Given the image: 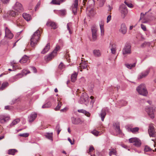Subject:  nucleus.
<instances>
[{"label":"nucleus","mask_w":156,"mask_h":156,"mask_svg":"<svg viewBox=\"0 0 156 156\" xmlns=\"http://www.w3.org/2000/svg\"><path fill=\"white\" fill-rule=\"evenodd\" d=\"M40 36V31L37 30L35 32L30 39V45L32 47H34L37 44Z\"/></svg>","instance_id":"nucleus-1"},{"label":"nucleus","mask_w":156,"mask_h":156,"mask_svg":"<svg viewBox=\"0 0 156 156\" xmlns=\"http://www.w3.org/2000/svg\"><path fill=\"white\" fill-rule=\"evenodd\" d=\"M136 90L140 95L146 96L148 94V91L144 84H141L136 88Z\"/></svg>","instance_id":"nucleus-2"},{"label":"nucleus","mask_w":156,"mask_h":156,"mask_svg":"<svg viewBox=\"0 0 156 156\" xmlns=\"http://www.w3.org/2000/svg\"><path fill=\"white\" fill-rule=\"evenodd\" d=\"M124 4H121L119 6V10L121 13V17L124 19L127 14V1L126 0L124 2Z\"/></svg>","instance_id":"nucleus-3"},{"label":"nucleus","mask_w":156,"mask_h":156,"mask_svg":"<svg viewBox=\"0 0 156 156\" xmlns=\"http://www.w3.org/2000/svg\"><path fill=\"white\" fill-rule=\"evenodd\" d=\"M60 49V47L57 46L53 51L47 56H45L44 58L45 60L47 59L48 60H51L52 58L56 55L57 51Z\"/></svg>","instance_id":"nucleus-4"},{"label":"nucleus","mask_w":156,"mask_h":156,"mask_svg":"<svg viewBox=\"0 0 156 156\" xmlns=\"http://www.w3.org/2000/svg\"><path fill=\"white\" fill-rule=\"evenodd\" d=\"M130 143H133V145L137 147H140L141 144L140 140L137 138H132L129 139Z\"/></svg>","instance_id":"nucleus-5"},{"label":"nucleus","mask_w":156,"mask_h":156,"mask_svg":"<svg viewBox=\"0 0 156 156\" xmlns=\"http://www.w3.org/2000/svg\"><path fill=\"white\" fill-rule=\"evenodd\" d=\"M148 132L150 137H156V132L153 124H151L149 125Z\"/></svg>","instance_id":"nucleus-6"},{"label":"nucleus","mask_w":156,"mask_h":156,"mask_svg":"<svg viewBox=\"0 0 156 156\" xmlns=\"http://www.w3.org/2000/svg\"><path fill=\"white\" fill-rule=\"evenodd\" d=\"M91 30L92 34V39L93 41H95L97 37V29L95 26L93 25L91 27Z\"/></svg>","instance_id":"nucleus-7"},{"label":"nucleus","mask_w":156,"mask_h":156,"mask_svg":"<svg viewBox=\"0 0 156 156\" xmlns=\"http://www.w3.org/2000/svg\"><path fill=\"white\" fill-rule=\"evenodd\" d=\"M13 9L19 12H22L23 9L22 4L18 2H16L13 6Z\"/></svg>","instance_id":"nucleus-8"},{"label":"nucleus","mask_w":156,"mask_h":156,"mask_svg":"<svg viewBox=\"0 0 156 156\" xmlns=\"http://www.w3.org/2000/svg\"><path fill=\"white\" fill-rule=\"evenodd\" d=\"M145 110L148 115L151 118L153 119L154 118V109L153 107H148L146 108Z\"/></svg>","instance_id":"nucleus-9"},{"label":"nucleus","mask_w":156,"mask_h":156,"mask_svg":"<svg viewBox=\"0 0 156 156\" xmlns=\"http://www.w3.org/2000/svg\"><path fill=\"white\" fill-rule=\"evenodd\" d=\"M78 6V0H75L74 3L72 6V12L75 15L77 13Z\"/></svg>","instance_id":"nucleus-10"},{"label":"nucleus","mask_w":156,"mask_h":156,"mask_svg":"<svg viewBox=\"0 0 156 156\" xmlns=\"http://www.w3.org/2000/svg\"><path fill=\"white\" fill-rule=\"evenodd\" d=\"M18 15V12H15L13 10L10 11L8 12L7 14H5L3 16L4 18H6L9 17L10 16L14 17L16 15Z\"/></svg>","instance_id":"nucleus-11"},{"label":"nucleus","mask_w":156,"mask_h":156,"mask_svg":"<svg viewBox=\"0 0 156 156\" xmlns=\"http://www.w3.org/2000/svg\"><path fill=\"white\" fill-rule=\"evenodd\" d=\"M115 129L117 133L119 135L122 134V132L120 128V124L119 122H116L113 124Z\"/></svg>","instance_id":"nucleus-12"},{"label":"nucleus","mask_w":156,"mask_h":156,"mask_svg":"<svg viewBox=\"0 0 156 156\" xmlns=\"http://www.w3.org/2000/svg\"><path fill=\"white\" fill-rule=\"evenodd\" d=\"M120 32L123 34H125L127 32V27L125 23H122L121 26L119 30Z\"/></svg>","instance_id":"nucleus-13"},{"label":"nucleus","mask_w":156,"mask_h":156,"mask_svg":"<svg viewBox=\"0 0 156 156\" xmlns=\"http://www.w3.org/2000/svg\"><path fill=\"white\" fill-rule=\"evenodd\" d=\"M139 129V128L138 127H136L133 128H130L128 126V127H127L128 131L129 132H131L133 134L138 133Z\"/></svg>","instance_id":"nucleus-14"},{"label":"nucleus","mask_w":156,"mask_h":156,"mask_svg":"<svg viewBox=\"0 0 156 156\" xmlns=\"http://www.w3.org/2000/svg\"><path fill=\"white\" fill-rule=\"evenodd\" d=\"M150 72V69H147L144 71L139 76L138 79H141L146 76Z\"/></svg>","instance_id":"nucleus-15"},{"label":"nucleus","mask_w":156,"mask_h":156,"mask_svg":"<svg viewBox=\"0 0 156 156\" xmlns=\"http://www.w3.org/2000/svg\"><path fill=\"white\" fill-rule=\"evenodd\" d=\"M10 119L9 116H5L4 115H0V123H4L6 122Z\"/></svg>","instance_id":"nucleus-16"},{"label":"nucleus","mask_w":156,"mask_h":156,"mask_svg":"<svg viewBox=\"0 0 156 156\" xmlns=\"http://www.w3.org/2000/svg\"><path fill=\"white\" fill-rule=\"evenodd\" d=\"M37 116V114L36 113H32L28 117V120L30 122H33Z\"/></svg>","instance_id":"nucleus-17"},{"label":"nucleus","mask_w":156,"mask_h":156,"mask_svg":"<svg viewBox=\"0 0 156 156\" xmlns=\"http://www.w3.org/2000/svg\"><path fill=\"white\" fill-rule=\"evenodd\" d=\"M46 25L48 26L51 27L54 29H55L57 27L56 23L51 21H48L46 23Z\"/></svg>","instance_id":"nucleus-18"},{"label":"nucleus","mask_w":156,"mask_h":156,"mask_svg":"<svg viewBox=\"0 0 156 156\" xmlns=\"http://www.w3.org/2000/svg\"><path fill=\"white\" fill-rule=\"evenodd\" d=\"M30 73V72L29 70H23L22 71V74H18L17 75H16L14 78H17L18 76H19V78H21L22 76H23L24 75H26L27 74L29 73Z\"/></svg>","instance_id":"nucleus-19"},{"label":"nucleus","mask_w":156,"mask_h":156,"mask_svg":"<svg viewBox=\"0 0 156 156\" xmlns=\"http://www.w3.org/2000/svg\"><path fill=\"white\" fill-rule=\"evenodd\" d=\"M71 120L72 123L75 125L80 123L81 122V119L79 118H75L73 117L72 118Z\"/></svg>","instance_id":"nucleus-20"},{"label":"nucleus","mask_w":156,"mask_h":156,"mask_svg":"<svg viewBox=\"0 0 156 156\" xmlns=\"http://www.w3.org/2000/svg\"><path fill=\"white\" fill-rule=\"evenodd\" d=\"M109 47H111V50L112 53L113 54H115L116 52V45L111 42L110 44Z\"/></svg>","instance_id":"nucleus-21"},{"label":"nucleus","mask_w":156,"mask_h":156,"mask_svg":"<svg viewBox=\"0 0 156 156\" xmlns=\"http://www.w3.org/2000/svg\"><path fill=\"white\" fill-rule=\"evenodd\" d=\"M18 152V151L16 149H9L8 151L7 154L9 155H14L16 153Z\"/></svg>","instance_id":"nucleus-22"},{"label":"nucleus","mask_w":156,"mask_h":156,"mask_svg":"<svg viewBox=\"0 0 156 156\" xmlns=\"http://www.w3.org/2000/svg\"><path fill=\"white\" fill-rule=\"evenodd\" d=\"M50 48V44L49 43L47 44L45 48L43 49L41 52V53L44 54L47 52L49 50Z\"/></svg>","instance_id":"nucleus-23"},{"label":"nucleus","mask_w":156,"mask_h":156,"mask_svg":"<svg viewBox=\"0 0 156 156\" xmlns=\"http://www.w3.org/2000/svg\"><path fill=\"white\" fill-rule=\"evenodd\" d=\"M88 101V98L87 97L84 98V97H81L79 101V102L80 104H83Z\"/></svg>","instance_id":"nucleus-24"},{"label":"nucleus","mask_w":156,"mask_h":156,"mask_svg":"<svg viewBox=\"0 0 156 156\" xmlns=\"http://www.w3.org/2000/svg\"><path fill=\"white\" fill-rule=\"evenodd\" d=\"M94 5V0H89L87 4V8L92 7Z\"/></svg>","instance_id":"nucleus-25"},{"label":"nucleus","mask_w":156,"mask_h":156,"mask_svg":"<svg viewBox=\"0 0 156 156\" xmlns=\"http://www.w3.org/2000/svg\"><path fill=\"white\" fill-rule=\"evenodd\" d=\"M28 59V57L25 55L20 60L19 62L21 63H25L27 62Z\"/></svg>","instance_id":"nucleus-26"},{"label":"nucleus","mask_w":156,"mask_h":156,"mask_svg":"<svg viewBox=\"0 0 156 156\" xmlns=\"http://www.w3.org/2000/svg\"><path fill=\"white\" fill-rule=\"evenodd\" d=\"M23 18L27 21H28L31 19L30 15L26 13H24L23 14Z\"/></svg>","instance_id":"nucleus-27"},{"label":"nucleus","mask_w":156,"mask_h":156,"mask_svg":"<svg viewBox=\"0 0 156 156\" xmlns=\"http://www.w3.org/2000/svg\"><path fill=\"white\" fill-rule=\"evenodd\" d=\"M77 74L74 72V73H73L71 76V81L72 82H74L76 80V77Z\"/></svg>","instance_id":"nucleus-28"},{"label":"nucleus","mask_w":156,"mask_h":156,"mask_svg":"<svg viewBox=\"0 0 156 156\" xmlns=\"http://www.w3.org/2000/svg\"><path fill=\"white\" fill-rule=\"evenodd\" d=\"M106 113L104 109H102L101 110V112L100 113V115L101 117V120L103 121L104 120V118L106 115Z\"/></svg>","instance_id":"nucleus-29"},{"label":"nucleus","mask_w":156,"mask_h":156,"mask_svg":"<svg viewBox=\"0 0 156 156\" xmlns=\"http://www.w3.org/2000/svg\"><path fill=\"white\" fill-rule=\"evenodd\" d=\"M52 135H53L52 133H47L45 135V137L47 138L49 140H51V141H53Z\"/></svg>","instance_id":"nucleus-30"},{"label":"nucleus","mask_w":156,"mask_h":156,"mask_svg":"<svg viewBox=\"0 0 156 156\" xmlns=\"http://www.w3.org/2000/svg\"><path fill=\"white\" fill-rule=\"evenodd\" d=\"M78 112H79L84 113L88 117H89L90 115V113L88 112H87L86 110L84 109L78 110Z\"/></svg>","instance_id":"nucleus-31"},{"label":"nucleus","mask_w":156,"mask_h":156,"mask_svg":"<svg viewBox=\"0 0 156 156\" xmlns=\"http://www.w3.org/2000/svg\"><path fill=\"white\" fill-rule=\"evenodd\" d=\"M51 105V103L50 101H48L42 106V108H50Z\"/></svg>","instance_id":"nucleus-32"},{"label":"nucleus","mask_w":156,"mask_h":156,"mask_svg":"<svg viewBox=\"0 0 156 156\" xmlns=\"http://www.w3.org/2000/svg\"><path fill=\"white\" fill-rule=\"evenodd\" d=\"M93 54L95 57H98L101 55L100 51L98 50H94L93 51Z\"/></svg>","instance_id":"nucleus-33"},{"label":"nucleus","mask_w":156,"mask_h":156,"mask_svg":"<svg viewBox=\"0 0 156 156\" xmlns=\"http://www.w3.org/2000/svg\"><path fill=\"white\" fill-rule=\"evenodd\" d=\"M110 151L109 153V155L110 156H111L112 155H116V151L113 148H111L109 149Z\"/></svg>","instance_id":"nucleus-34"},{"label":"nucleus","mask_w":156,"mask_h":156,"mask_svg":"<svg viewBox=\"0 0 156 156\" xmlns=\"http://www.w3.org/2000/svg\"><path fill=\"white\" fill-rule=\"evenodd\" d=\"M80 65L81 69H86L88 66L87 64L85 62L80 63Z\"/></svg>","instance_id":"nucleus-35"},{"label":"nucleus","mask_w":156,"mask_h":156,"mask_svg":"<svg viewBox=\"0 0 156 156\" xmlns=\"http://www.w3.org/2000/svg\"><path fill=\"white\" fill-rule=\"evenodd\" d=\"M9 85V83L7 82L3 83L0 87V90H2Z\"/></svg>","instance_id":"nucleus-36"},{"label":"nucleus","mask_w":156,"mask_h":156,"mask_svg":"<svg viewBox=\"0 0 156 156\" xmlns=\"http://www.w3.org/2000/svg\"><path fill=\"white\" fill-rule=\"evenodd\" d=\"M60 0H52L50 2V4L53 5H60Z\"/></svg>","instance_id":"nucleus-37"},{"label":"nucleus","mask_w":156,"mask_h":156,"mask_svg":"<svg viewBox=\"0 0 156 156\" xmlns=\"http://www.w3.org/2000/svg\"><path fill=\"white\" fill-rule=\"evenodd\" d=\"M67 29L69 30V33L70 34H72V32L71 30V29L72 27L71 23H69L67 24Z\"/></svg>","instance_id":"nucleus-38"},{"label":"nucleus","mask_w":156,"mask_h":156,"mask_svg":"<svg viewBox=\"0 0 156 156\" xmlns=\"http://www.w3.org/2000/svg\"><path fill=\"white\" fill-rule=\"evenodd\" d=\"M55 130L57 131V134L58 135L61 130V129L60 127V124L59 123H58L56 126L55 127Z\"/></svg>","instance_id":"nucleus-39"},{"label":"nucleus","mask_w":156,"mask_h":156,"mask_svg":"<svg viewBox=\"0 0 156 156\" xmlns=\"http://www.w3.org/2000/svg\"><path fill=\"white\" fill-rule=\"evenodd\" d=\"M20 121V119H16L14 120L10 124L11 126H12L16 124Z\"/></svg>","instance_id":"nucleus-40"},{"label":"nucleus","mask_w":156,"mask_h":156,"mask_svg":"<svg viewBox=\"0 0 156 156\" xmlns=\"http://www.w3.org/2000/svg\"><path fill=\"white\" fill-rule=\"evenodd\" d=\"M136 63V62H134L133 64H127V68L132 69L135 66Z\"/></svg>","instance_id":"nucleus-41"},{"label":"nucleus","mask_w":156,"mask_h":156,"mask_svg":"<svg viewBox=\"0 0 156 156\" xmlns=\"http://www.w3.org/2000/svg\"><path fill=\"white\" fill-rule=\"evenodd\" d=\"M66 13V11L65 9L61 10L59 11V13L62 16H64Z\"/></svg>","instance_id":"nucleus-42"},{"label":"nucleus","mask_w":156,"mask_h":156,"mask_svg":"<svg viewBox=\"0 0 156 156\" xmlns=\"http://www.w3.org/2000/svg\"><path fill=\"white\" fill-rule=\"evenodd\" d=\"M122 51L123 54L124 55V57H125L126 55L127 54V46L125 45L122 50Z\"/></svg>","instance_id":"nucleus-43"},{"label":"nucleus","mask_w":156,"mask_h":156,"mask_svg":"<svg viewBox=\"0 0 156 156\" xmlns=\"http://www.w3.org/2000/svg\"><path fill=\"white\" fill-rule=\"evenodd\" d=\"M62 104L61 102H59L56 107L55 108V111L59 110L60 109V108L61 106H62Z\"/></svg>","instance_id":"nucleus-44"},{"label":"nucleus","mask_w":156,"mask_h":156,"mask_svg":"<svg viewBox=\"0 0 156 156\" xmlns=\"http://www.w3.org/2000/svg\"><path fill=\"white\" fill-rule=\"evenodd\" d=\"M99 133V132L97 131L96 130H94L93 131L91 132L92 133L96 136H98Z\"/></svg>","instance_id":"nucleus-45"},{"label":"nucleus","mask_w":156,"mask_h":156,"mask_svg":"<svg viewBox=\"0 0 156 156\" xmlns=\"http://www.w3.org/2000/svg\"><path fill=\"white\" fill-rule=\"evenodd\" d=\"M5 36L7 37L8 38L11 39L13 37V35L11 32L10 33L5 35Z\"/></svg>","instance_id":"nucleus-46"},{"label":"nucleus","mask_w":156,"mask_h":156,"mask_svg":"<svg viewBox=\"0 0 156 156\" xmlns=\"http://www.w3.org/2000/svg\"><path fill=\"white\" fill-rule=\"evenodd\" d=\"M131 46L129 44H127V54H130L131 52Z\"/></svg>","instance_id":"nucleus-47"},{"label":"nucleus","mask_w":156,"mask_h":156,"mask_svg":"<svg viewBox=\"0 0 156 156\" xmlns=\"http://www.w3.org/2000/svg\"><path fill=\"white\" fill-rule=\"evenodd\" d=\"M19 136H20L26 137L29 136V134L28 133H24L23 134H20Z\"/></svg>","instance_id":"nucleus-48"},{"label":"nucleus","mask_w":156,"mask_h":156,"mask_svg":"<svg viewBox=\"0 0 156 156\" xmlns=\"http://www.w3.org/2000/svg\"><path fill=\"white\" fill-rule=\"evenodd\" d=\"M30 67L34 73H37V69L35 67L33 66H31Z\"/></svg>","instance_id":"nucleus-49"},{"label":"nucleus","mask_w":156,"mask_h":156,"mask_svg":"<svg viewBox=\"0 0 156 156\" xmlns=\"http://www.w3.org/2000/svg\"><path fill=\"white\" fill-rule=\"evenodd\" d=\"M58 67L60 69H62L65 67V66L62 62H61L58 66Z\"/></svg>","instance_id":"nucleus-50"},{"label":"nucleus","mask_w":156,"mask_h":156,"mask_svg":"<svg viewBox=\"0 0 156 156\" xmlns=\"http://www.w3.org/2000/svg\"><path fill=\"white\" fill-rule=\"evenodd\" d=\"M144 151L146 152L149 151H151V148L148 146H146L144 148Z\"/></svg>","instance_id":"nucleus-51"},{"label":"nucleus","mask_w":156,"mask_h":156,"mask_svg":"<svg viewBox=\"0 0 156 156\" xmlns=\"http://www.w3.org/2000/svg\"><path fill=\"white\" fill-rule=\"evenodd\" d=\"M105 1L104 0H99V6L102 7L104 5Z\"/></svg>","instance_id":"nucleus-52"},{"label":"nucleus","mask_w":156,"mask_h":156,"mask_svg":"<svg viewBox=\"0 0 156 156\" xmlns=\"http://www.w3.org/2000/svg\"><path fill=\"white\" fill-rule=\"evenodd\" d=\"M94 149L93 147V146L92 145H91L90 146V148L89 150V151L87 152L88 153H89L90 152H91L93 151L94 150Z\"/></svg>","instance_id":"nucleus-53"},{"label":"nucleus","mask_w":156,"mask_h":156,"mask_svg":"<svg viewBox=\"0 0 156 156\" xmlns=\"http://www.w3.org/2000/svg\"><path fill=\"white\" fill-rule=\"evenodd\" d=\"M11 32L9 29L7 27H6L5 28V34L6 35L7 34Z\"/></svg>","instance_id":"nucleus-54"},{"label":"nucleus","mask_w":156,"mask_h":156,"mask_svg":"<svg viewBox=\"0 0 156 156\" xmlns=\"http://www.w3.org/2000/svg\"><path fill=\"white\" fill-rule=\"evenodd\" d=\"M149 44L148 42H144L141 45V47L142 48H144L148 44Z\"/></svg>","instance_id":"nucleus-55"},{"label":"nucleus","mask_w":156,"mask_h":156,"mask_svg":"<svg viewBox=\"0 0 156 156\" xmlns=\"http://www.w3.org/2000/svg\"><path fill=\"white\" fill-rule=\"evenodd\" d=\"M111 19V16L110 15H108L107 18V22L108 23Z\"/></svg>","instance_id":"nucleus-56"},{"label":"nucleus","mask_w":156,"mask_h":156,"mask_svg":"<svg viewBox=\"0 0 156 156\" xmlns=\"http://www.w3.org/2000/svg\"><path fill=\"white\" fill-rule=\"evenodd\" d=\"M1 1L4 4H7L8 3L9 1V0H1Z\"/></svg>","instance_id":"nucleus-57"},{"label":"nucleus","mask_w":156,"mask_h":156,"mask_svg":"<svg viewBox=\"0 0 156 156\" xmlns=\"http://www.w3.org/2000/svg\"><path fill=\"white\" fill-rule=\"evenodd\" d=\"M141 28L144 31H145L146 30V26L144 25L143 24H141Z\"/></svg>","instance_id":"nucleus-58"},{"label":"nucleus","mask_w":156,"mask_h":156,"mask_svg":"<svg viewBox=\"0 0 156 156\" xmlns=\"http://www.w3.org/2000/svg\"><path fill=\"white\" fill-rule=\"evenodd\" d=\"M67 110V108H64L60 110L61 112H65Z\"/></svg>","instance_id":"nucleus-59"},{"label":"nucleus","mask_w":156,"mask_h":156,"mask_svg":"<svg viewBox=\"0 0 156 156\" xmlns=\"http://www.w3.org/2000/svg\"><path fill=\"white\" fill-rule=\"evenodd\" d=\"M11 106H6L5 107V109L6 110H10L11 109Z\"/></svg>","instance_id":"nucleus-60"},{"label":"nucleus","mask_w":156,"mask_h":156,"mask_svg":"<svg viewBox=\"0 0 156 156\" xmlns=\"http://www.w3.org/2000/svg\"><path fill=\"white\" fill-rule=\"evenodd\" d=\"M127 7L130 8H132L133 7V5L131 3H127Z\"/></svg>","instance_id":"nucleus-61"},{"label":"nucleus","mask_w":156,"mask_h":156,"mask_svg":"<svg viewBox=\"0 0 156 156\" xmlns=\"http://www.w3.org/2000/svg\"><path fill=\"white\" fill-rule=\"evenodd\" d=\"M40 5V2H38L37 3V4L35 7V10H36V9L37 8H38V7Z\"/></svg>","instance_id":"nucleus-62"},{"label":"nucleus","mask_w":156,"mask_h":156,"mask_svg":"<svg viewBox=\"0 0 156 156\" xmlns=\"http://www.w3.org/2000/svg\"><path fill=\"white\" fill-rule=\"evenodd\" d=\"M68 140L70 142L71 145H73L74 144V143L72 142V140L70 138H68Z\"/></svg>","instance_id":"nucleus-63"},{"label":"nucleus","mask_w":156,"mask_h":156,"mask_svg":"<svg viewBox=\"0 0 156 156\" xmlns=\"http://www.w3.org/2000/svg\"><path fill=\"white\" fill-rule=\"evenodd\" d=\"M80 82L82 81L83 82H85V80L84 78L83 77H81L80 79Z\"/></svg>","instance_id":"nucleus-64"}]
</instances>
